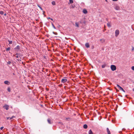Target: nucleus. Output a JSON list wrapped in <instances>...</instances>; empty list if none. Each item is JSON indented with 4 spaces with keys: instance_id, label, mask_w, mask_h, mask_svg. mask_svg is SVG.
I'll use <instances>...</instances> for the list:
<instances>
[{
    "instance_id": "1",
    "label": "nucleus",
    "mask_w": 134,
    "mask_h": 134,
    "mask_svg": "<svg viewBox=\"0 0 134 134\" xmlns=\"http://www.w3.org/2000/svg\"><path fill=\"white\" fill-rule=\"evenodd\" d=\"M110 68L112 71H114L116 69V66L114 65H111Z\"/></svg>"
},
{
    "instance_id": "2",
    "label": "nucleus",
    "mask_w": 134,
    "mask_h": 134,
    "mask_svg": "<svg viewBox=\"0 0 134 134\" xmlns=\"http://www.w3.org/2000/svg\"><path fill=\"white\" fill-rule=\"evenodd\" d=\"M48 123L49 124H52L53 123V120L50 118H48L47 120Z\"/></svg>"
},
{
    "instance_id": "3",
    "label": "nucleus",
    "mask_w": 134,
    "mask_h": 134,
    "mask_svg": "<svg viewBox=\"0 0 134 134\" xmlns=\"http://www.w3.org/2000/svg\"><path fill=\"white\" fill-rule=\"evenodd\" d=\"M68 80L66 79V77H64L63 79H62L61 80V82L64 83L67 82Z\"/></svg>"
},
{
    "instance_id": "4",
    "label": "nucleus",
    "mask_w": 134,
    "mask_h": 134,
    "mask_svg": "<svg viewBox=\"0 0 134 134\" xmlns=\"http://www.w3.org/2000/svg\"><path fill=\"white\" fill-rule=\"evenodd\" d=\"M119 33V30H117L115 31V36L116 37H117Z\"/></svg>"
},
{
    "instance_id": "5",
    "label": "nucleus",
    "mask_w": 134,
    "mask_h": 134,
    "mask_svg": "<svg viewBox=\"0 0 134 134\" xmlns=\"http://www.w3.org/2000/svg\"><path fill=\"white\" fill-rule=\"evenodd\" d=\"M20 47L19 45L17 46L14 49L16 50L17 51H18L20 50Z\"/></svg>"
},
{
    "instance_id": "6",
    "label": "nucleus",
    "mask_w": 134,
    "mask_h": 134,
    "mask_svg": "<svg viewBox=\"0 0 134 134\" xmlns=\"http://www.w3.org/2000/svg\"><path fill=\"white\" fill-rule=\"evenodd\" d=\"M80 23L81 24L84 23L85 24L86 23V22L84 19H82L80 20Z\"/></svg>"
},
{
    "instance_id": "7",
    "label": "nucleus",
    "mask_w": 134,
    "mask_h": 134,
    "mask_svg": "<svg viewBox=\"0 0 134 134\" xmlns=\"http://www.w3.org/2000/svg\"><path fill=\"white\" fill-rule=\"evenodd\" d=\"M9 106L8 105H5L3 106V107L5 108L6 110H8L9 109Z\"/></svg>"
},
{
    "instance_id": "8",
    "label": "nucleus",
    "mask_w": 134,
    "mask_h": 134,
    "mask_svg": "<svg viewBox=\"0 0 134 134\" xmlns=\"http://www.w3.org/2000/svg\"><path fill=\"white\" fill-rule=\"evenodd\" d=\"M4 83L5 84L7 85H9L10 84V82L8 81H5L4 82Z\"/></svg>"
},
{
    "instance_id": "9",
    "label": "nucleus",
    "mask_w": 134,
    "mask_h": 134,
    "mask_svg": "<svg viewBox=\"0 0 134 134\" xmlns=\"http://www.w3.org/2000/svg\"><path fill=\"white\" fill-rule=\"evenodd\" d=\"M83 12L85 14H86L87 13V11L86 9H84L83 10Z\"/></svg>"
},
{
    "instance_id": "10",
    "label": "nucleus",
    "mask_w": 134,
    "mask_h": 134,
    "mask_svg": "<svg viewBox=\"0 0 134 134\" xmlns=\"http://www.w3.org/2000/svg\"><path fill=\"white\" fill-rule=\"evenodd\" d=\"M85 46L87 48H88L90 47L89 44L88 43H87L85 44Z\"/></svg>"
},
{
    "instance_id": "11",
    "label": "nucleus",
    "mask_w": 134,
    "mask_h": 134,
    "mask_svg": "<svg viewBox=\"0 0 134 134\" xmlns=\"http://www.w3.org/2000/svg\"><path fill=\"white\" fill-rule=\"evenodd\" d=\"M120 7L118 6H116L115 7V9L116 10H119L120 9Z\"/></svg>"
},
{
    "instance_id": "12",
    "label": "nucleus",
    "mask_w": 134,
    "mask_h": 134,
    "mask_svg": "<svg viewBox=\"0 0 134 134\" xmlns=\"http://www.w3.org/2000/svg\"><path fill=\"white\" fill-rule=\"evenodd\" d=\"M107 131L108 133V134H110V132L108 128H107Z\"/></svg>"
},
{
    "instance_id": "13",
    "label": "nucleus",
    "mask_w": 134,
    "mask_h": 134,
    "mask_svg": "<svg viewBox=\"0 0 134 134\" xmlns=\"http://www.w3.org/2000/svg\"><path fill=\"white\" fill-rule=\"evenodd\" d=\"M87 125L86 124H85L83 125V127L85 129H87Z\"/></svg>"
},
{
    "instance_id": "14",
    "label": "nucleus",
    "mask_w": 134,
    "mask_h": 134,
    "mask_svg": "<svg viewBox=\"0 0 134 134\" xmlns=\"http://www.w3.org/2000/svg\"><path fill=\"white\" fill-rule=\"evenodd\" d=\"M119 89L121 90H122V91H123L124 92H125V91L121 87L119 88Z\"/></svg>"
},
{
    "instance_id": "15",
    "label": "nucleus",
    "mask_w": 134,
    "mask_h": 134,
    "mask_svg": "<svg viewBox=\"0 0 134 134\" xmlns=\"http://www.w3.org/2000/svg\"><path fill=\"white\" fill-rule=\"evenodd\" d=\"M89 134H93V132L91 130H89L88 132Z\"/></svg>"
},
{
    "instance_id": "16",
    "label": "nucleus",
    "mask_w": 134,
    "mask_h": 134,
    "mask_svg": "<svg viewBox=\"0 0 134 134\" xmlns=\"http://www.w3.org/2000/svg\"><path fill=\"white\" fill-rule=\"evenodd\" d=\"M107 25L109 27H110L111 26V25H110V23H108L107 24Z\"/></svg>"
},
{
    "instance_id": "17",
    "label": "nucleus",
    "mask_w": 134,
    "mask_h": 134,
    "mask_svg": "<svg viewBox=\"0 0 134 134\" xmlns=\"http://www.w3.org/2000/svg\"><path fill=\"white\" fill-rule=\"evenodd\" d=\"M37 5L41 10H43V9L40 6V5L39 4H37Z\"/></svg>"
},
{
    "instance_id": "18",
    "label": "nucleus",
    "mask_w": 134,
    "mask_h": 134,
    "mask_svg": "<svg viewBox=\"0 0 134 134\" xmlns=\"http://www.w3.org/2000/svg\"><path fill=\"white\" fill-rule=\"evenodd\" d=\"M66 120L68 121H70L71 120V119L70 118H66Z\"/></svg>"
},
{
    "instance_id": "19",
    "label": "nucleus",
    "mask_w": 134,
    "mask_h": 134,
    "mask_svg": "<svg viewBox=\"0 0 134 134\" xmlns=\"http://www.w3.org/2000/svg\"><path fill=\"white\" fill-rule=\"evenodd\" d=\"M75 24L76 26V27H79V25L77 23H76Z\"/></svg>"
},
{
    "instance_id": "20",
    "label": "nucleus",
    "mask_w": 134,
    "mask_h": 134,
    "mask_svg": "<svg viewBox=\"0 0 134 134\" xmlns=\"http://www.w3.org/2000/svg\"><path fill=\"white\" fill-rule=\"evenodd\" d=\"M100 41L102 42H104V39H101L100 40Z\"/></svg>"
},
{
    "instance_id": "21",
    "label": "nucleus",
    "mask_w": 134,
    "mask_h": 134,
    "mask_svg": "<svg viewBox=\"0 0 134 134\" xmlns=\"http://www.w3.org/2000/svg\"><path fill=\"white\" fill-rule=\"evenodd\" d=\"M10 49V47H8L7 48H6L5 50L6 51H9Z\"/></svg>"
},
{
    "instance_id": "22",
    "label": "nucleus",
    "mask_w": 134,
    "mask_h": 134,
    "mask_svg": "<svg viewBox=\"0 0 134 134\" xmlns=\"http://www.w3.org/2000/svg\"><path fill=\"white\" fill-rule=\"evenodd\" d=\"M8 41L9 42V44H12V41H10L9 40H8Z\"/></svg>"
},
{
    "instance_id": "23",
    "label": "nucleus",
    "mask_w": 134,
    "mask_h": 134,
    "mask_svg": "<svg viewBox=\"0 0 134 134\" xmlns=\"http://www.w3.org/2000/svg\"><path fill=\"white\" fill-rule=\"evenodd\" d=\"M69 3L70 4H72L73 3V2L72 0H69Z\"/></svg>"
},
{
    "instance_id": "24",
    "label": "nucleus",
    "mask_w": 134,
    "mask_h": 134,
    "mask_svg": "<svg viewBox=\"0 0 134 134\" xmlns=\"http://www.w3.org/2000/svg\"><path fill=\"white\" fill-rule=\"evenodd\" d=\"M7 90L9 92H10V88L9 87H8V88Z\"/></svg>"
},
{
    "instance_id": "25",
    "label": "nucleus",
    "mask_w": 134,
    "mask_h": 134,
    "mask_svg": "<svg viewBox=\"0 0 134 134\" xmlns=\"http://www.w3.org/2000/svg\"><path fill=\"white\" fill-rule=\"evenodd\" d=\"M105 67V64L103 65L102 66V68H104Z\"/></svg>"
},
{
    "instance_id": "26",
    "label": "nucleus",
    "mask_w": 134,
    "mask_h": 134,
    "mask_svg": "<svg viewBox=\"0 0 134 134\" xmlns=\"http://www.w3.org/2000/svg\"><path fill=\"white\" fill-rule=\"evenodd\" d=\"M52 4L53 5H55V3L54 1L52 2Z\"/></svg>"
},
{
    "instance_id": "27",
    "label": "nucleus",
    "mask_w": 134,
    "mask_h": 134,
    "mask_svg": "<svg viewBox=\"0 0 134 134\" xmlns=\"http://www.w3.org/2000/svg\"><path fill=\"white\" fill-rule=\"evenodd\" d=\"M7 120H11L12 119V118H10V117H7Z\"/></svg>"
},
{
    "instance_id": "28",
    "label": "nucleus",
    "mask_w": 134,
    "mask_h": 134,
    "mask_svg": "<svg viewBox=\"0 0 134 134\" xmlns=\"http://www.w3.org/2000/svg\"><path fill=\"white\" fill-rule=\"evenodd\" d=\"M4 14V12L2 11H0V14L1 15H3Z\"/></svg>"
},
{
    "instance_id": "29",
    "label": "nucleus",
    "mask_w": 134,
    "mask_h": 134,
    "mask_svg": "<svg viewBox=\"0 0 134 134\" xmlns=\"http://www.w3.org/2000/svg\"><path fill=\"white\" fill-rule=\"evenodd\" d=\"M11 63V62L10 61H8V62H7V64L9 65Z\"/></svg>"
},
{
    "instance_id": "30",
    "label": "nucleus",
    "mask_w": 134,
    "mask_h": 134,
    "mask_svg": "<svg viewBox=\"0 0 134 134\" xmlns=\"http://www.w3.org/2000/svg\"><path fill=\"white\" fill-rule=\"evenodd\" d=\"M19 55V54H18V53H16V54H15V55H14V54L13 55V56H15V55Z\"/></svg>"
},
{
    "instance_id": "31",
    "label": "nucleus",
    "mask_w": 134,
    "mask_h": 134,
    "mask_svg": "<svg viewBox=\"0 0 134 134\" xmlns=\"http://www.w3.org/2000/svg\"><path fill=\"white\" fill-rule=\"evenodd\" d=\"M52 26H53V27L54 29H55V26H54V25L53 24V23H52Z\"/></svg>"
},
{
    "instance_id": "32",
    "label": "nucleus",
    "mask_w": 134,
    "mask_h": 134,
    "mask_svg": "<svg viewBox=\"0 0 134 134\" xmlns=\"http://www.w3.org/2000/svg\"><path fill=\"white\" fill-rule=\"evenodd\" d=\"M131 69L132 70L134 71V66H132L131 67Z\"/></svg>"
},
{
    "instance_id": "33",
    "label": "nucleus",
    "mask_w": 134,
    "mask_h": 134,
    "mask_svg": "<svg viewBox=\"0 0 134 134\" xmlns=\"http://www.w3.org/2000/svg\"><path fill=\"white\" fill-rule=\"evenodd\" d=\"M75 6L73 5H72L71 7L72 8H74L75 7Z\"/></svg>"
},
{
    "instance_id": "34",
    "label": "nucleus",
    "mask_w": 134,
    "mask_h": 134,
    "mask_svg": "<svg viewBox=\"0 0 134 134\" xmlns=\"http://www.w3.org/2000/svg\"><path fill=\"white\" fill-rule=\"evenodd\" d=\"M117 87H118L119 88L121 87L119 85H118V84L117 85Z\"/></svg>"
},
{
    "instance_id": "35",
    "label": "nucleus",
    "mask_w": 134,
    "mask_h": 134,
    "mask_svg": "<svg viewBox=\"0 0 134 134\" xmlns=\"http://www.w3.org/2000/svg\"><path fill=\"white\" fill-rule=\"evenodd\" d=\"M53 33L55 35H57V33L56 32H53Z\"/></svg>"
},
{
    "instance_id": "36",
    "label": "nucleus",
    "mask_w": 134,
    "mask_h": 134,
    "mask_svg": "<svg viewBox=\"0 0 134 134\" xmlns=\"http://www.w3.org/2000/svg\"><path fill=\"white\" fill-rule=\"evenodd\" d=\"M4 127H2L0 128V129L1 130H2L3 128Z\"/></svg>"
},
{
    "instance_id": "37",
    "label": "nucleus",
    "mask_w": 134,
    "mask_h": 134,
    "mask_svg": "<svg viewBox=\"0 0 134 134\" xmlns=\"http://www.w3.org/2000/svg\"><path fill=\"white\" fill-rule=\"evenodd\" d=\"M132 51L134 50V47H132Z\"/></svg>"
},
{
    "instance_id": "38",
    "label": "nucleus",
    "mask_w": 134,
    "mask_h": 134,
    "mask_svg": "<svg viewBox=\"0 0 134 134\" xmlns=\"http://www.w3.org/2000/svg\"><path fill=\"white\" fill-rule=\"evenodd\" d=\"M15 117L14 116H12L11 118H12V119H13Z\"/></svg>"
},
{
    "instance_id": "39",
    "label": "nucleus",
    "mask_w": 134,
    "mask_h": 134,
    "mask_svg": "<svg viewBox=\"0 0 134 134\" xmlns=\"http://www.w3.org/2000/svg\"><path fill=\"white\" fill-rule=\"evenodd\" d=\"M15 57L17 58H18L19 57V56L18 55H17L16 56L15 55Z\"/></svg>"
},
{
    "instance_id": "40",
    "label": "nucleus",
    "mask_w": 134,
    "mask_h": 134,
    "mask_svg": "<svg viewBox=\"0 0 134 134\" xmlns=\"http://www.w3.org/2000/svg\"><path fill=\"white\" fill-rule=\"evenodd\" d=\"M7 15V14L6 13H5L4 14V15L5 16H6Z\"/></svg>"
},
{
    "instance_id": "41",
    "label": "nucleus",
    "mask_w": 134,
    "mask_h": 134,
    "mask_svg": "<svg viewBox=\"0 0 134 134\" xmlns=\"http://www.w3.org/2000/svg\"><path fill=\"white\" fill-rule=\"evenodd\" d=\"M51 19V18L50 17H48V18H47V19Z\"/></svg>"
},
{
    "instance_id": "42",
    "label": "nucleus",
    "mask_w": 134,
    "mask_h": 134,
    "mask_svg": "<svg viewBox=\"0 0 134 134\" xmlns=\"http://www.w3.org/2000/svg\"><path fill=\"white\" fill-rule=\"evenodd\" d=\"M113 1H118V0H112Z\"/></svg>"
},
{
    "instance_id": "43",
    "label": "nucleus",
    "mask_w": 134,
    "mask_h": 134,
    "mask_svg": "<svg viewBox=\"0 0 134 134\" xmlns=\"http://www.w3.org/2000/svg\"><path fill=\"white\" fill-rule=\"evenodd\" d=\"M50 19L52 21H53V19L52 18H51Z\"/></svg>"
},
{
    "instance_id": "44",
    "label": "nucleus",
    "mask_w": 134,
    "mask_h": 134,
    "mask_svg": "<svg viewBox=\"0 0 134 134\" xmlns=\"http://www.w3.org/2000/svg\"><path fill=\"white\" fill-rule=\"evenodd\" d=\"M132 91H134V88L133 89Z\"/></svg>"
},
{
    "instance_id": "45",
    "label": "nucleus",
    "mask_w": 134,
    "mask_h": 134,
    "mask_svg": "<svg viewBox=\"0 0 134 134\" xmlns=\"http://www.w3.org/2000/svg\"><path fill=\"white\" fill-rule=\"evenodd\" d=\"M116 91H119V90H116Z\"/></svg>"
},
{
    "instance_id": "46",
    "label": "nucleus",
    "mask_w": 134,
    "mask_h": 134,
    "mask_svg": "<svg viewBox=\"0 0 134 134\" xmlns=\"http://www.w3.org/2000/svg\"><path fill=\"white\" fill-rule=\"evenodd\" d=\"M43 13H45V12H44V11H43Z\"/></svg>"
}]
</instances>
